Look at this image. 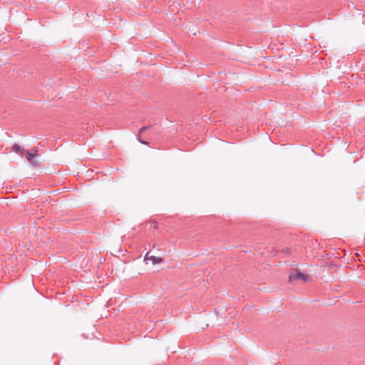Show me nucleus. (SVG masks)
Returning a JSON list of instances; mask_svg holds the SVG:
<instances>
[{"label":"nucleus","instance_id":"f257e3e1","mask_svg":"<svg viewBox=\"0 0 365 365\" xmlns=\"http://www.w3.org/2000/svg\"><path fill=\"white\" fill-rule=\"evenodd\" d=\"M38 151L36 149H32L30 151L26 150L24 155L26 157L28 161L34 166H38L39 163L37 160Z\"/></svg>","mask_w":365,"mask_h":365},{"label":"nucleus","instance_id":"f03ea898","mask_svg":"<svg viewBox=\"0 0 365 365\" xmlns=\"http://www.w3.org/2000/svg\"><path fill=\"white\" fill-rule=\"evenodd\" d=\"M144 261L147 264L156 265L163 262V258L158 256L151 255L150 252L146 253L144 257Z\"/></svg>","mask_w":365,"mask_h":365},{"label":"nucleus","instance_id":"7ed1b4c3","mask_svg":"<svg viewBox=\"0 0 365 365\" xmlns=\"http://www.w3.org/2000/svg\"><path fill=\"white\" fill-rule=\"evenodd\" d=\"M297 279H300L302 282H305L309 281L310 279V278H309V276L308 274L302 273V272H298V271H296V272L292 273L289 276V281L290 282H293L294 280H297Z\"/></svg>","mask_w":365,"mask_h":365},{"label":"nucleus","instance_id":"20e7f679","mask_svg":"<svg viewBox=\"0 0 365 365\" xmlns=\"http://www.w3.org/2000/svg\"><path fill=\"white\" fill-rule=\"evenodd\" d=\"M12 150L15 153H20V154H24L25 152H26V150H24V148H22L20 145H17V144H14L13 146H12Z\"/></svg>","mask_w":365,"mask_h":365},{"label":"nucleus","instance_id":"39448f33","mask_svg":"<svg viewBox=\"0 0 365 365\" xmlns=\"http://www.w3.org/2000/svg\"><path fill=\"white\" fill-rule=\"evenodd\" d=\"M145 130V128H141L140 130V133H143Z\"/></svg>","mask_w":365,"mask_h":365},{"label":"nucleus","instance_id":"423d86ee","mask_svg":"<svg viewBox=\"0 0 365 365\" xmlns=\"http://www.w3.org/2000/svg\"><path fill=\"white\" fill-rule=\"evenodd\" d=\"M1 204H5L4 205H9V203H7V202H2Z\"/></svg>","mask_w":365,"mask_h":365}]
</instances>
